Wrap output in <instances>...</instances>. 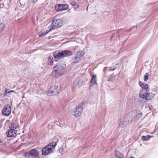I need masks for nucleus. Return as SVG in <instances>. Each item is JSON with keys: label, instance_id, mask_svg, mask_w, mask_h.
<instances>
[{"label": "nucleus", "instance_id": "16", "mask_svg": "<svg viewBox=\"0 0 158 158\" xmlns=\"http://www.w3.org/2000/svg\"><path fill=\"white\" fill-rule=\"evenodd\" d=\"M115 155L116 158H126L123 154L118 151L116 152Z\"/></svg>", "mask_w": 158, "mask_h": 158}, {"label": "nucleus", "instance_id": "30", "mask_svg": "<svg viewBox=\"0 0 158 158\" xmlns=\"http://www.w3.org/2000/svg\"><path fill=\"white\" fill-rule=\"evenodd\" d=\"M78 48V46H77L76 47V48Z\"/></svg>", "mask_w": 158, "mask_h": 158}, {"label": "nucleus", "instance_id": "28", "mask_svg": "<svg viewBox=\"0 0 158 158\" xmlns=\"http://www.w3.org/2000/svg\"><path fill=\"white\" fill-rule=\"evenodd\" d=\"M38 0H33L32 2L34 3H35Z\"/></svg>", "mask_w": 158, "mask_h": 158}, {"label": "nucleus", "instance_id": "20", "mask_svg": "<svg viewBox=\"0 0 158 158\" xmlns=\"http://www.w3.org/2000/svg\"><path fill=\"white\" fill-rule=\"evenodd\" d=\"M5 27V25L3 23H0V32L3 31Z\"/></svg>", "mask_w": 158, "mask_h": 158}, {"label": "nucleus", "instance_id": "17", "mask_svg": "<svg viewBox=\"0 0 158 158\" xmlns=\"http://www.w3.org/2000/svg\"><path fill=\"white\" fill-rule=\"evenodd\" d=\"M127 121H125L124 120L121 121L119 123V126L123 128L126 126L127 124Z\"/></svg>", "mask_w": 158, "mask_h": 158}, {"label": "nucleus", "instance_id": "29", "mask_svg": "<svg viewBox=\"0 0 158 158\" xmlns=\"http://www.w3.org/2000/svg\"><path fill=\"white\" fill-rule=\"evenodd\" d=\"M15 92V93H16V92H15V91H14L13 90H11L10 91H9V93H10V92Z\"/></svg>", "mask_w": 158, "mask_h": 158}, {"label": "nucleus", "instance_id": "9", "mask_svg": "<svg viewBox=\"0 0 158 158\" xmlns=\"http://www.w3.org/2000/svg\"><path fill=\"white\" fill-rule=\"evenodd\" d=\"M85 54L83 51H79L74 56V61L76 63L78 62L83 57Z\"/></svg>", "mask_w": 158, "mask_h": 158}, {"label": "nucleus", "instance_id": "21", "mask_svg": "<svg viewBox=\"0 0 158 158\" xmlns=\"http://www.w3.org/2000/svg\"><path fill=\"white\" fill-rule=\"evenodd\" d=\"M151 138V137L149 135L143 136L142 137V139L143 141H146L149 140Z\"/></svg>", "mask_w": 158, "mask_h": 158}, {"label": "nucleus", "instance_id": "3", "mask_svg": "<svg viewBox=\"0 0 158 158\" xmlns=\"http://www.w3.org/2000/svg\"><path fill=\"white\" fill-rule=\"evenodd\" d=\"M56 145V143L55 142L50 143L42 149V154L44 155H47L53 152Z\"/></svg>", "mask_w": 158, "mask_h": 158}, {"label": "nucleus", "instance_id": "10", "mask_svg": "<svg viewBox=\"0 0 158 158\" xmlns=\"http://www.w3.org/2000/svg\"><path fill=\"white\" fill-rule=\"evenodd\" d=\"M11 111V109L9 105H6L4 107L2 113L4 115L8 116L10 115Z\"/></svg>", "mask_w": 158, "mask_h": 158}, {"label": "nucleus", "instance_id": "1", "mask_svg": "<svg viewBox=\"0 0 158 158\" xmlns=\"http://www.w3.org/2000/svg\"><path fill=\"white\" fill-rule=\"evenodd\" d=\"M62 25V21L61 20L54 19L51 26L47 28H43L41 31L39 33V36L41 37L44 36L49 32L56 29V28L60 27Z\"/></svg>", "mask_w": 158, "mask_h": 158}, {"label": "nucleus", "instance_id": "14", "mask_svg": "<svg viewBox=\"0 0 158 158\" xmlns=\"http://www.w3.org/2000/svg\"><path fill=\"white\" fill-rule=\"evenodd\" d=\"M149 91V88L148 85H146V86L143 89H142L140 91L139 94H144L146 93H148Z\"/></svg>", "mask_w": 158, "mask_h": 158}, {"label": "nucleus", "instance_id": "8", "mask_svg": "<svg viewBox=\"0 0 158 158\" xmlns=\"http://www.w3.org/2000/svg\"><path fill=\"white\" fill-rule=\"evenodd\" d=\"M139 97L147 100L152 99L154 97V94L152 93H146L144 94H139Z\"/></svg>", "mask_w": 158, "mask_h": 158}, {"label": "nucleus", "instance_id": "25", "mask_svg": "<svg viewBox=\"0 0 158 158\" xmlns=\"http://www.w3.org/2000/svg\"><path fill=\"white\" fill-rule=\"evenodd\" d=\"M24 156L25 157H27V158H30V156H31V154H30V150L29 151V152L25 153L24 154Z\"/></svg>", "mask_w": 158, "mask_h": 158}, {"label": "nucleus", "instance_id": "27", "mask_svg": "<svg viewBox=\"0 0 158 158\" xmlns=\"http://www.w3.org/2000/svg\"><path fill=\"white\" fill-rule=\"evenodd\" d=\"M9 91L8 89H5V94L6 95L7 93H9Z\"/></svg>", "mask_w": 158, "mask_h": 158}, {"label": "nucleus", "instance_id": "12", "mask_svg": "<svg viewBox=\"0 0 158 158\" xmlns=\"http://www.w3.org/2000/svg\"><path fill=\"white\" fill-rule=\"evenodd\" d=\"M9 127L10 129L17 130H16L19 128L18 123L16 121L12 122L9 125Z\"/></svg>", "mask_w": 158, "mask_h": 158}, {"label": "nucleus", "instance_id": "19", "mask_svg": "<svg viewBox=\"0 0 158 158\" xmlns=\"http://www.w3.org/2000/svg\"><path fill=\"white\" fill-rule=\"evenodd\" d=\"M55 9L57 11H59L62 10L61 4L56 5L55 6Z\"/></svg>", "mask_w": 158, "mask_h": 158}, {"label": "nucleus", "instance_id": "26", "mask_svg": "<svg viewBox=\"0 0 158 158\" xmlns=\"http://www.w3.org/2000/svg\"><path fill=\"white\" fill-rule=\"evenodd\" d=\"M149 74L148 73H146L144 75V80L145 81H147L148 79Z\"/></svg>", "mask_w": 158, "mask_h": 158}, {"label": "nucleus", "instance_id": "23", "mask_svg": "<svg viewBox=\"0 0 158 158\" xmlns=\"http://www.w3.org/2000/svg\"><path fill=\"white\" fill-rule=\"evenodd\" d=\"M62 10H65L68 8V6L66 4H61Z\"/></svg>", "mask_w": 158, "mask_h": 158}, {"label": "nucleus", "instance_id": "4", "mask_svg": "<svg viewBox=\"0 0 158 158\" xmlns=\"http://www.w3.org/2000/svg\"><path fill=\"white\" fill-rule=\"evenodd\" d=\"M142 116L141 113L137 114L135 111H132L128 114L124 118V119H129L128 121L138 120Z\"/></svg>", "mask_w": 158, "mask_h": 158}, {"label": "nucleus", "instance_id": "22", "mask_svg": "<svg viewBox=\"0 0 158 158\" xmlns=\"http://www.w3.org/2000/svg\"><path fill=\"white\" fill-rule=\"evenodd\" d=\"M139 85L143 89L146 86V85H148V84L145 83H143L141 81H139Z\"/></svg>", "mask_w": 158, "mask_h": 158}, {"label": "nucleus", "instance_id": "11", "mask_svg": "<svg viewBox=\"0 0 158 158\" xmlns=\"http://www.w3.org/2000/svg\"><path fill=\"white\" fill-rule=\"evenodd\" d=\"M30 153L31 156L34 157L35 158H40L39 156V152L35 148L30 150Z\"/></svg>", "mask_w": 158, "mask_h": 158}, {"label": "nucleus", "instance_id": "18", "mask_svg": "<svg viewBox=\"0 0 158 158\" xmlns=\"http://www.w3.org/2000/svg\"><path fill=\"white\" fill-rule=\"evenodd\" d=\"M69 3L70 4L73 6L74 8H77L78 7V5L75 2L70 1H69Z\"/></svg>", "mask_w": 158, "mask_h": 158}, {"label": "nucleus", "instance_id": "15", "mask_svg": "<svg viewBox=\"0 0 158 158\" xmlns=\"http://www.w3.org/2000/svg\"><path fill=\"white\" fill-rule=\"evenodd\" d=\"M96 75H95L93 76L90 82V84L91 86L92 85H95L97 83L96 81Z\"/></svg>", "mask_w": 158, "mask_h": 158}, {"label": "nucleus", "instance_id": "2", "mask_svg": "<svg viewBox=\"0 0 158 158\" xmlns=\"http://www.w3.org/2000/svg\"><path fill=\"white\" fill-rule=\"evenodd\" d=\"M66 65L64 63L58 62L53 68L52 75L55 77H58L62 76L64 73Z\"/></svg>", "mask_w": 158, "mask_h": 158}, {"label": "nucleus", "instance_id": "24", "mask_svg": "<svg viewBox=\"0 0 158 158\" xmlns=\"http://www.w3.org/2000/svg\"><path fill=\"white\" fill-rule=\"evenodd\" d=\"M48 60L49 61L48 64H51L53 63V60L52 56H50L48 57Z\"/></svg>", "mask_w": 158, "mask_h": 158}, {"label": "nucleus", "instance_id": "5", "mask_svg": "<svg viewBox=\"0 0 158 158\" xmlns=\"http://www.w3.org/2000/svg\"><path fill=\"white\" fill-rule=\"evenodd\" d=\"M71 55H72V52L70 51L65 50L61 52H55L54 53V57L55 58L60 59L62 57H67Z\"/></svg>", "mask_w": 158, "mask_h": 158}, {"label": "nucleus", "instance_id": "6", "mask_svg": "<svg viewBox=\"0 0 158 158\" xmlns=\"http://www.w3.org/2000/svg\"><path fill=\"white\" fill-rule=\"evenodd\" d=\"M61 91L60 87V85L56 83L55 85L51 87L48 91V94L49 95H56Z\"/></svg>", "mask_w": 158, "mask_h": 158}, {"label": "nucleus", "instance_id": "13", "mask_svg": "<svg viewBox=\"0 0 158 158\" xmlns=\"http://www.w3.org/2000/svg\"><path fill=\"white\" fill-rule=\"evenodd\" d=\"M17 130H14L13 129H10L9 131L7 134L8 137H13L15 136L16 135V131Z\"/></svg>", "mask_w": 158, "mask_h": 158}, {"label": "nucleus", "instance_id": "7", "mask_svg": "<svg viewBox=\"0 0 158 158\" xmlns=\"http://www.w3.org/2000/svg\"><path fill=\"white\" fill-rule=\"evenodd\" d=\"M83 104L81 103L80 105L77 106L76 109L72 112V114L75 117L80 116L83 111Z\"/></svg>", "mask_w": 158, "mask_h": 158}, {"label": "nucleus", "instance_id": "31", "mask_svg": "<svg viewBox=\"0 0 158 158\" xmlns=\"http://www.w3.org/2000/svg\"><path fill=\"white\" fill-rule=\"evenodd\" d=\"M129 158H134L133 157H131Z\"/></svg>", "mask_w": 158, "mask_h": 158}]
</instances>
